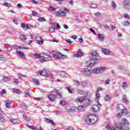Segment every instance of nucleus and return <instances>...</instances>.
<instances>
[{"label":"nucleus","instance_id":"obj_1","mask_svg":"<svg viewBox=\"0 0 130 130\" xmlns=\"http://www.w3.org/2000/svg\"><path fill=\"white\" fill-rule=\"evenodd\" d=\"M105 71H106V68L102 67L101 68H94L92 71L86 68L83 69L81 70V73L84 76L89 77V76H91L92 73L94 74V75H99V74H101L103 73V72H105Z\"/></svg>","mask_w":130,"mask_h":130},{"label":"nucleus","instance_id":"obj_2","mask_svg":"<svg viewBox=\"0 0 130 130\" xmlns=\"http://www.w3.org/2000/svg\"><path fill=\"white\" fill-rule=\"evenodd\" d=\"M98 120V117L95 115L90 114L86 118V123L87 124H93L96 123Z\"/></svg>","mask_w":130,"mask_h":130},{"label":"nucleus","instance_id":"obj_3","mask_svg":"<svg viewBox=\"0 0 130 130\" xmlns=\"http://www.w3.org/2000/svg\"><path fill=\"white\" fill-rule=\"evenodd\" d=\"M55 91L56 93V94H50V95H48V98H49V100H50V101H54L56 98H58V99H60V98H61L60 93H59V92H58L55 89Z\"/></svg>","mask_w":130,"mask_h":130},{"label":"nucleus","instance_id":"obj_4","mask_svg":"<svg viewBox=\"0 0 130 130\" xmlns=\"http://www.w3.org/2000/svg\"><path fill=\"white\" fill-rule=\"evenodd\" d=\"M118 109H119V110H122L121 113H118V116H121L122 114H127V111L122 104L118 105Z\"/></svg>","mask_w":130,"mask_h":130},{"label":"nucleus","instance_id":"obj_5","mask_svg":"<svg viewBox=\"0 0 130 130\" xmlns=\"http://www.w3.org/2000/svg\"><path fill=\"white\" fill-rule=\"evenodd\" d=\"M52 56L54 57V58H56V59H61V55H62V53L53 51L52 53Z\"/></svg>","mask_w":130,"mask_h":130},{"label":"nucleus","instance_id":"obj_6","mask_svg":"<svg viewBox=\"0 0 130 130\" xmlns=\"http://www.w3.org/2000/svg\"><path fill=\"white\" fill-rule=\"evenodd\" d=\"M124 126H125L124 125H123L122 123L116 124V129L130 130L129 128H125Z\"/></svg>","mask_w":130,"mask_h":130},{"label":"nucleus","instance_id":"obj_7","mask_svg":"<svg viewBox=\"0 0 130 130\" xmlns=\"http://www.w3.org/2000/svg\"><path fill=\"white\" fill-rule=\"evenodd\" d=\"M123 4L124 9L130 10V0H124Z\"/></svg>","mask_w":130,"mask_h":130},{"label":"nucleus","instance_id":"obj_8","mask_svg":"<svg viewBox=\"0 0 130 130\" xmlns=\"http://www.w3.org/2000/svg\"><path fill=\"white\" fill-rule=\"evenodd\" d=\"M36 40L38 41V43L40 45H42V44L44 42L43 40H42V38L39 36L36 37Z\"/></svg>","mask_w":130,"mask_h":130},{"label":"nucleus","instance_id":"obj_9","mask_svg":"<svg viewBox=\"0 0 130 130\" xmlns=\"http://www.w3.org/2000/svg\"><path fill=\"white\" fill-rule=\"evenodd\" d=\"M56 17H58L59 16H67V13L64 12V11H61V10H59L56 13Z\"/></svg>","mask_w":130,"mask_h":130},{"label":"nucleus","instance_id":"obj_10","mask_svg":"<svg viewBox=\"0 0 130 130\" xmlns=\"http://www.w3.org/2000/svg\"><path fill=\"white\" fill-rule=\"evenodd\" d=\"M13 47L14 48V49H26L27 50H28V49H29V48L28 47H21L20 46H18L17 45H15L14 46H13Z\"/></svg>","mask_w":130,"mask_h":130},{"label":"nucleus","instance_id":"obj_11","mask_svg":"<svg viewBox=\"0 0 130 130\" xmlns=\"http://www.w3.org/2000/svg\"><path fill=\"white\" fill-rule=\"evenodd\" d=\"M100 98V93H99V92H96L95 94V101L97 102L98 105H100V106H101V104H100V103H99Z\"/></svg>","mask_w":130,"mask_h":130},{"label":"nucleus","instance_id":"obj_12","mask_svg":"<svg viewBox=\"0 0 130 130\" xmlns=\"http://www.w3.org/2000/svg\"><path fill=\"white\" fill-rule=\"evenodd\" d=\"M39 73L40 76H43L44 77H48V73H47V71L45 70L43 71H39Z\"/></svg>","mask_w":130,"mask_h":130},{"label":"nucleus","instance_id":"obj_13","mask_svg":"<svg viewBox=\"0 0 130 130\" xmlns=\"http://www.w3.org/2000/svg\"><path fill=\"white\" fill-rule=\"evenodd\" d=\"M88 66L89 67H92V66H94L95 63H96V61L94 59H90L89 61H88Z\"/></svg>","mask_w":130,"mask_h":130},{"label":"nucleus","instance_id":"obj_14","mask_svg":"<svg viewBox=\"0 0 130 130\" xmlns=\"http://www.w3.org/2000/svg\"><path fill=\"white\" fill-rule=\"evenodd\" d=\"M85 100H87V96H82L79 99H76L75 100L76 102H83V101H85Z\"/></svg>","mask_w":130,"mask_h":130},{"label":"nucleus","instance_id":"obj_15","mask_svg":"<svg viewBox=\"0 0 130 130\" xmlns=\"http://www.w3.org/2000/svg\"><path fill=\"white\" fill-rule=\"evenodd\" d=\"M75 57H81V56H83V51L79 49L77 54L74 55Z\"/></svg>","mask_w":130,"mask_h":130},{"label":"nucleus","instance_id":"obj_16","mask_svg":"<svg viewBox=\"0 0 130 130\" xmlns=\"http://www.w3.org/2000/svg\"><path fill=\"white\" fill-rule=\"evenodd\" d=\"M102 52L105 55H108L110 53V51L109 50L105 49V48H102Z\"/></svg>","mask_w":130,"mask_h":130},{"label":"nucleus","instance_id":"obj_17","mask_svg":"<svg viewBox=\"0 0 130 130\" xmlns=\"http://www.w3.org/2000/svg\"><path fill=\"white\" fill-rule=\"evenodd\" d=\"M21 28H22V29H25V28L26 30H29V29H30V27L28 26V24L26 23H21Z\"/></svg>","mask_w":130,"mask_h":130},{"label":"nucleus","instance_id":"obj_18","mask_svg":"<svg viewBox=\"0 0 130 130\" xmlns=\"http://www.w3.org/2000/svg\"><path fill=\"white\" fill-rule=\"evenodd\" d=\"M6 108H11V107L10 106V104L12 103L11 100H7L6 101Z\"/></svg>","mask_w":130,"mask_h":130},{"label":"nucleus","instance_id":"obj_19","mask_svg":"<svg viewBox=\"0 0 130 130\" xmlns=\"http://www.w3.org/2000/svg\"><path fill=\"white\" fill-rule=\"evenodd\" d=\"M99 107L97 105H93L92 106V110L94 112H97V111H99Z\"/></svg>","mask_w":130,"mask_h":130},{"label":"nucleus","instance_id":"obj_20","mask_svg":"<svg viewBox=\"0 0 130 130\" xmlns=\"http://www.w3.org/2000/svg\"><path fill=\"white\" fill-rule=\"evenodd\" d=\"M98 37L101 41H104V39H105V37L102 34H99Z\"/></svg>","mask_w":130,"mask_h":130},{"label":"nucleus","instance_id":"obj_21","mask_svg":"<svg viewBox=\"0 0 130 130\" xmlns=\"http://www.w3.org/2000/svg\"><path fill=\"white\" fill-rule=\"evenodd\" d=\"M16 53L19 55V56H20V57H24L25 56V54H24V53L20 51L16 50Z\"/></svg>","mask_w":130,"mask_h":130},{"label":"nucleus","instance_id":"obj_22","mask_svg":"<svg viewBox=\"0 0 130 130\" xmlns=\"http://www.w3.org/2000/svg\"><path fill=\"white\" fill-rule=\"evenodd\" d=\"M122 87L123 89H126V88H128V85L127 84V83H126V82H124L122 84Z\"/></svg>","mask_w":130,"mask_h":130},{"label":"nucleus","instance_id":"obj_23","mask_svg":"<svg viewBox=\"0 0 130 130\" xmlns=\"http://www.w3.org/2000/svg\"><path fill=\"white\" fill-rule=\"evenodd\" d=\"M75 108H71L70 109H68L67 110V112H68V113H71L73 112H75Z\"/></svg>","mask_w":130,"mask_h":130},{"label":"nucleus","instance_id":"obj_24","mask_svg":"<svg viewBox=\"0 0 130 130\" xmlns=\"http://www.w3.org/2000/svg\"><path fill=\"white\" fill-rule=\"evenodd\" d=\"M49 32H51L52 33H53L54 31H55V26L49 27Z\"/></svg>","mask_w":130,"mask_h":130},{"label":"nucleus","instance_id":"obj_25","mask_svg":"<svg viewBox=\"0 0 130 130\" xmlns=\"http://www.w3.org/2000/svg\"><path fill=\"white\" fill-rule=\"evenodd\" d=\"M13 91L14 93H16V94H20V93H21V91L18 89L13 88Z\"/></svg>","mask_w":130,"mask_h":130},{"label":"nucleus","instance_id":"obj_26","mask_svg":"<svg viewBox=\"0 0 130 130\" xmlns=\"http://www.w3.org/2000/svg\"><path fill=\"white\" fill-rule=\"evenodd\" d=\"M9 80H10V79H9V78H8V77H7V76L3 77V81L4 82H9Z\"/></svg>","mask_w":130,"mask_h":130},{"label":"nucleus","instance_id":"obj_27","mask_svg":"<svg viewBox=\"0 0 130 130\" xmlns=\"http://www.w3.org/2000/svg\"><path fill=\"white\" fill-rule=\"evenodd\" d=\"M20 40H26L27 39V37L26 36H24V35H20Z\"/></svg>","mask_w":130,"mask_h":130},{"label":"nucleus","instance_id":"obj_28","mask_svg":"<svg viewBox=\"0 0 130 130\" xmlns=\"http://www.w3.org/2000/svg\"><path fill=\"white\" fill-rule=\"evenodd\" d=\"M67 89L68 90L69 93L73 94V91H74V88H73L72 90V87H67Z\"/></svg>","mask_w":130,"mask_h":130},{"label":"nucleus","instance_id":"obj_29","mask_svg":"<svg viewBox=\"0 0 130 130\" xmlns=\"http://www.w3.org/2000/svg\"><path fill=\"white\" fill-rule=\"evenodd\" d=\"M42 57H43V58H48L49 59H52V57L46 54L43 55V56H42Z\"/></svg>","mask_w":130,"mask_h":130},{"label":"nucleus","instance_id":"obj_30","mask_svg":"<svg viewBox=\"0 0 130 130\" xmlns=\"http://www.w3.org/2000/svg\"><path fill=\"white\" fill-rule=\"evenodd\" d=\"M77 109L79 111H84V107L83 106H79L78 107Z\"/></svg>","mask_w":130,"mask_h":130},{"label":"nucleus","instance_id":"obj_31","mask_svg":"<svg viewBox=\"0 0 130 130\" xmlns=\"http://www.w3.org/2000/svg\"><path fill=\"white\" fill-rule=\"evenodd\" d=\"M49 11H52V12H55L56 11V8H55L53 6H50L49 8Z\"/></svg>","mask_w":130,"mask_h":130},{"label":"nucleus","instance_id":"obj_32","mask_svg":"<svg viewBox=\"0 0 130 130\" xmlns=\"http://www.w3.org/2000/svg\"><path fill=\"white\" fill-rule=\"evenodd\" d=\"M122 25L123 26H129L130 23H129V22H128V21H125V22H124L123 23H122Z\"/></svg>","mask_w":130,"mask_h":130},{"label":"nucleus","instance_id":"obj_33","mask_svg":"<svg viewBox=\"0 0 130 130\" xmlns=\"http://www.w3.org/2000/svg\"><path fill=\"white\" fill-rule=\"evenodd\" d=\"M116 126H115V128H114V127H110L109 125H107L106 126V128H109V130H116Z\"/></svg>","mask_w":130,"mask_h":130},{"label":"nucleus","instance_id":"obj_34","mask_svg":"<svg viewBox=\"0 0 130 130\" xmlns=\"http://www.w3.org/2000/svg\"><path fill=\"white\" fill-rule=\"evenodd\" d=\"M0 121L1 122H5V121H6V119H5V118L2 115H1L0 116Z\"/></svg>","mask_w":130,"mask_h":130},{"label":"nucleus","instance_id":"obj_35","mask_svg":"<svg viewBox=\"0 0 130 130\" xmlns=\"http://www.w3.org/2000/svg\"><path fill=\"white\" fill-rule=\"evenodd\" d=\"M122 122L123 124H128V121H127V120H126V119L124 118L122 119Z\"/></svg>","mask_w":130,"mask_h":130},{"label":"nucleus","instance_id":"obj_36","mask_svg":"<svg viewBox=\"0 0 130 130\" xmlns=\"http://www.w3.org/2000/svg\"><path fill=\"white\" fill-rule=\"evenodd\" d=\"M66 74H67V73L65 72L61 71L60 72V77H62L63 78V77H66Z\"/></svg>","mask_w":130,"mask_h":130},{"label":"nucleus","instance_id":"obj_37","mask_svg":"<svg viewBox=\"0 0 130 130\" xmlns=\"http://www.w3.org/2000/svg\"><path fill=\"white\" fill-rule=\"evenodd\" d=\"M77 93L78 94H80L81 95H84V90H80V89H78L77 90Z\"/></svg>","mask_w":130,"mask_h":130},{"label":"nucleus","instance_id":"obj_38","mask_svg":"<svg viewBox=\"0 0 130 130\" xmlns=\"http://www.w3.org/2000/svg\"><path fill=\"white\" fill-rule=\"evenodd\" d=\"M123 17L126 19H130V16L128 15V14L127 13H124L123 15Z\"/></svg>","mask_w":130,"mask_h":130},{"label":"nucleus","instance_id":"obj_39","mask_svg":"<svg viewBox=\"0 0 130 130\" xmlns=\"http://www.w3.org/2000/svg\"><path fill=\"white\" fill-rule=\"evenodd\" d=\"M81 85L83 87V88H85V87H86L87 86V82L86 81H83L82 82V84H81Z\"/></svg>","mask_w":130,"mask_h":130},{"label":"nucleus","instance_id":"obj_40","mask_svg":"<svg viewBox=\"0 0 130 130\" xmlns=\"http://www.w3.org/2000/svg\"><path fill=\"white\" fill-rule=\"evenodd\" d=\"M109 99H111V96H109V95H106V96L105 97V100L106 101H108L109 100Z\"/></svg>","mask_w":130,"mask_h":130},{"label":"nucleus","instance_id":"obj_41","mask_svg":"<svg viewBox=\"0 0 130 130\" xmlns=\"http://www.w3.org/2000/svg\"><path fill=\"white\" fill-rule=\"evenodd\" d=\"M13 49V47H12V46L10 45H8V51H11V50H12Z\"/></svg>","mask_w":130,"mask_h":130},{"label":"nucleus","instance_id":"obj_42","mask_svg":"<svg viewBox=\"0 0 130 130\" xmlns=\"http://www.w3.org/2000/svg\"><path fill=\"white\" fill-rule=\"evenodd\" d=\"M74 84L75 86H79V85H80V82L77 80H74Z\"/></svg>","mask_w":130,"mask_h":130},{"label":"nucleus","instance_id":"obj_43","mask_svg":"<svg viewBox=\"0 0 130 130\" xmlns=\"http://www.w3.org/2000/svg\"><path fill=\"white\" fill-rule=\"evenodd\" d=\"M34 55L36 57H37V58H41V57H42V56L39 54H35Z\"/></svg>","mask_w":130,"mask_h":130},{"label":"nucleus","instance_id":"obj_44","mask_svg":"<svg viewBox=\"0 0 130 130\" xmlns=\"http://www.w3.org/2000/svg\"><path fill=\"white\" fill-rule=\"evenodd\" d=\"M33 81L35 83L36 85H39V81L36 79H34Z\"/></svg>","mask_w":130,"mask_h":130},{"label":"nucleus","instance_id":"obj_45","mask_svg":"<svg viewBox=\"0 0 130 130\" xmlns=\"http://www.w3.org/2000/svg\"><path fill=\"white\" fill-rule=\"evenodd\" d=\"M90 7L92 9H96V8H97V5H96L95 4H91Z\"/></svg>","mask_w":130,"mask_h":130},{"label":"nucleus","instance_id":"obj_46","mask_svg":"<svg viewBox=\"0 0 130 130\" xmlns=\"http://www.w3.org/2000/svg\"><path fill=\"white\" fill-rule=\"evenodd\" d=\"M38 21H39V22H44V21H46V19L44 18H40L38 19Z\"/></svg>","mask_w":130,"mask_h":130},{"label":"nucleus","instance_id":"obj_47","mask_svg":"<svg viewBox=\"0 0 130 130\" xmlns=\"http://www.w3.org/2000/svg\"><path fill=\"white\" fill-rule=\"evenodd\" d=\"M27 126L29 127V128H31V129H36V127L35 126H30L27 125Z\"/></svg>","mask_w":130,"mask_h":130},{"label":"nucleus","instance_id":"obj_48","mask_svg":"<svg viewBox=\"0 0 130 130\" xmlns=\"http://www.w3.org/2000/svg\"><path fill=\"white\" fill-rule=\"evenodd\" d=\"M91 55L92 56H98V53H97V52H94L93 53H91Z\"/></svg>","mask_w":130,"mask_h":130},{"label":"nucleus","instance_id":"obj_49","mask_svg":"<svg viewBox=\"0 0 130 130\" xmlns=\"http://www.w3.org/2000/svg\"><path fill=\"white\" fill-rule=\"evenodd\" d=\"M11 122H12V123H17L18 122V120L17 119H13L10 120Z\"/></svg>","mask_w":130,"mask_h":130},{"label":"nucleus","instance_id":"obj_50","mask_svg":"<svg viewBox=\"0 0 130 130\" xmlns=\"http://www.w3.org/2000/svg\"><path fill=\"white\" fill-rule=\"evenodd\" d=\"M127 99H126V95H123V101H124L125 102H126L127 101Z\"/></svg>","mask_w":130,"mask_h":130},{"label":"nucleus","instance_id":"obj_51","mask_svg":"<svg viewBox=\"0 0 130 130\" xmlns=\"http://www.w3.org/2000/svg\"><path fill=\"white\" fill-rule=\"evenodd\" d=\"M112 6L113 8H114V9H116V4H115V3H114V2H113L112 3Z\"/></svg>","mask_w":130,"mask_h":130},{"label":"nucleus","instance_id":"obj_52","mask_svg":"<svg viewBox=\"0 0 130 130\" xmlns=\"http://www.w3.org/2000/svg\"><path fill=\"white\" fill-rule=\"evenodd\" d=\"M23 118H24V119H25V120H29V117H27L26 115H23Z\"/></svg>","mask_w":130,"mask_h":130},{"label":"nucleus","instance_id":"obj_53","mask_svg":"<svg viewBox=\"0 0 130 130\" xmlns=\"http://www.w3.org/2000/svg\"><path fill=\"white\" fill-rule=\"evenodd\" d=\"M55 29L56 30H57V29H60V25H59V23H56V27Z\"/></svg>","mask_w":130,"mask_h":130},{"label":"nucleus","instance_id":"obj_54","mask_svg":"<svg viewBox=\"0 0 130 130\" xmlns=\"http://www.w3.org/2000/svg\"><path fill=\"white\" fill-rule=\"evenodd\" d=\"M1 95H4V94H6V90L3 89V91L0 92Z\"/></svg>","mask_w":130,"mask_h":130},{"label":"nucleus","instance_id":"obj_55","mask_svg":"<svg viewBox=\"0 0 130 130\" xmlns=\"http://www.w3.org/2000/svg\"><path fill=\"white\" fill-rule=\"evenodd\" d=\"M31 15L32 16H37V13L36 12V11H32L31 13Z\"/></svg>","mask_w":130,"mask_h":130},{"label":"nucleus","instance_id":"obj_56","mask_svg":"<svg viewBox=\"0 0 130 130\" xmlns=\"http://www.w3.org/2000/svg\"><path fill=\"white\" fill-rule=\"evenodd\" d=\"M49 123H51L52 125H55V123H54L52 120H50Z\"/></svg>","mask_w":130,"mask_h":130},{"label":"nucleus","instance_id":"obj_57","mask_svg":"<svg viewBox=\"0 0 130 130\" xmlns=\"http://www.w3.org/2000/svg\"><path fill=\"white\" fill-rule=\"evenodd\" d=\"M4 6H5V7H11V5L10 4H9V3H5L4 4Z\"/></svg>","mask_w":130,"mask_h":130},{"label":"nucleus","instance_id":"obj_58","mask_svg":"<svg viewBox=\"0 0 130 130\" xmlns=\"http://www.w3.org/2000/svg\"><path fill=\"white\" fill-rule=\"evenodd\" d=\"M89 30H90L92 33H93V34H94V35H96V32H95V30H94V29H93L92 28H90Z\"/></svg>","mask_w":130,"mask_h":130},{"label":"nucleus","instance_id":"obj_59","mask_svg":"<svg viewBox=\"0 0 130 130\" xmlns=\"http://www.w3.org/2000/svg\"><path fill=\"white\" fill-rule=\"evenodd\" d=\"M66 42H67V43H69L70 44L73 43V42L72 41H71L70 39H68L66 41Z\"/></svg>","mask_w":130,"mask_h":130},{"label":"nucleus","instance_id":"obj_60","mask_svg":"<svg viewBox=\"0 0 130 130\" xmlns=\"http://www.w3.org/2000/svg\"><path fill=\"white\" fill-rule=\"evenodd\" d=\"M44 121H46V122H47V123H49L50 120H49L48 118H45Z\"/></svg>","mask_w":130,"mask_h":130},{"label":"nucleus","instance_id":"obj_61","mask_svg":"<svg viewBox=\"0 0 130 130\" xmlns=\"http://www.w3.org/2000/svg\"><path fill=\"white\" fill-rule=\"evenodd\" d=\"M88 105H91V104H92V100H90V99H88Z\"/></svg>","mask_w":130,"mask_h":130},{"label":"nucleus","instance_id":"obj_62","mask_svg":"<svg viewBox=\"0 0 130 130\" xmlns=\"http://www.w3.org/2000/svg\"><path fill=\"white\" fill-rule=\"evenodd\" d=\"M103 89L101 87H98L97 89V91L96 92H99V91H102Z\"/></svg>","mask_w":130,"mask_h":130},{"label":"nucleus","instance_id":"obj_63","mask_svg":"<svg viewBox=\"0 0 130 130\" xmlns=\"http://www.w3.org/2000/svg\"><path fill=\"white\" fill-rule=\"evenodd\" d=\"M67 130H75V129H73L72 127H68L66 128Z\"/></svg>","mask_w":130,"mask_h":130},{"label":"nucleus","instance_id":"obj_64","mask_svg":"<svg viewBox=\"0 0 130 130\" xmlns=\"http://www.w3.org/2000/svg\"><path fill=\"white\" fill-rule=\"evenodd\" d=\"M50 24L52 26V27H55V24H54V23L50 22Z\"/></svg>","mask_w":130,"mask_h":130}]
</instances>
